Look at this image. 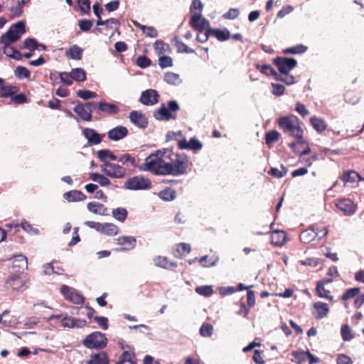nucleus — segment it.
Listing matches in <instances>:
<instances>
[{"label":"nucleus","instance_id":"nucleus-34","mask_svg":"<svg viewBox=\"0 0 364 364\" xmlns=\"http://www.w3.org/2000/svg\"><path fill=\"white\" fill-rule=\"evenodd\" d=\"M172 43L176 47L177 52L181 53H193L194 50L188 47L186 44L183 43L177 36H175L172 41Z\"/></svg>","mask_w":364,"mask_h":364},{"label":"nucleus","instance_id":"nucleus-3","mask_svg":"<svg viewBox=\"0 0 364 364\" xmlns=\"http://www.w3.org/2000/svg\"><path fill=\"white\" fill-rule=\"evenodd\" d=\"M19 87L14 85H6L5 80L0 77V98H10L9 104L23 105L28 102L27 96L18 93Z\"/></svg>","mask_w":364,"mask_h":364},{"label":"nucleus","instance_id":"nucleus-26","mask_svg":"<svg viewBox=\"0 0 364 364\" xmlns=\"http://www.w3.org/2000/svg\"><path fill=\"white\" fill-rule=\"evenodd\" d=\"M97 109L109 115L115 114L119 112V108L116 105L106 102H99Z\"/></svg>","mask_w":364,"mask_h":364},{"label":"nucleus","instance_id":"nucleus-61","mask_svg":"<svg viewBox=\"0 0 364 364\" xmlns=\"http://www.w3.org/2000/svg\"><path fill=\"white\" fill-rule=\"evenodd\" d=\"M151 60L145 55H140L136 59V65L141 68H147L151 65Z\"/></svg>","mask_w":364,"mask_h":364},{"label":"nucleus","instance_id":"nucleus-52","mask_svg":"<svg viewBox=\"0 0 364 364\" xmlns=\"http://www.w3.org/2000/svg\"><path fill=\"white\" fill-rule=\"evenodd\" d=\"M154 49L157 54L161 56L164 55L167 49H170L169 45L165 43L164 41L161 40H157L154 44Z\"/></svg>","mask_w":364,"mask_h":364},{"label":"nucleus","instance_id":"nucleus-7","mask_svg":"<svg viewBox=\"0 0 364 364\" xmlns=\"http://www.w3.org/2000/svg\"><path fill=\"white\" fill-rule=\"evenodd\" d=\"M27 283L28 279L27 275L23 272H18V274H12L6 280L7 287H10L14 290L23 291L27 288Z\"/></svg>","mask_w":364,"mask_h":364},{"label":"nucleus","instance_id":"nucleus-51","mask_svg":"<svg viewBox=\"0 0 364 364\" xmlns=\"http://www.w3.org/2000/svg\"><path fill=\"white\" fill-rule=\"evenodd\" d=\"M203 4L200 0H193L190 8L191 16L194 14H202Z\"/></svg>","mask_w":364,"mask_h":364},{"label":"nucleus","instance_id":"nucleus-49","mask_svg":"<svg viewBox=\"0 0 364 364\" xmlns=\"http://www.w3.org/2000/svg\"><path fill=\"white\" fill-rule=\"evenodd\" d=\"M341 333L343 341H348L354 338V334L348 324L341 326Z\"/></svg>","mask_w":364,"mask_h":364},{"label":"nucleus","instance_id":"nucleus-50","mask_svg":"<svg viewBox=\"0 0 364 364\" xmlns=\"http://www.w3.org/2000/svg\"><path fill=\"white\" fill-rule=\"evenodd\" d=\"M360 293L359 287H353L348 289L344 294L341 296V299L343 301H346L355 296H358Z\"/></svg>","mask_w":364,"mask_h":364},{"label":"nucleus","instance_id":"nucleus-27","mask_svg":"<svg viewBox=\"0 0 364 364\" xmlns=\"http://www.w3.org/2000/svg\"><path fill=\"white\" fill-rule=\"evenodd\" d=\"M271 242L275 246L283 245L287 240V233L284 231L276 230L271 233Z\"/></svg>","mask_w":364,"mask_h":364},{"label":"nucleus","instance_id":"nucleus-25","mask_svg":"<svg viewBox=\"0 0 364 364\" xmlns=\"http://www.w3.org/2000/svg\"><path fill=\"white\" fill-rule=\"evenodd\" d=\"M115 364H136V358L132 350H124Z\"/></svg>","mask_w":364,"mask_h":364},{"label":"nucleus","instance_id":"nucleus-45","mask_svg":"<svg viewBox=\"0 0 364 364\" xmlns=\"http://www.w3.org/2000/svg\"><path fill=\"white\" fill-rule=\"evenodd\" d=\"M195 291L199 295L208 297L213 294L214 291L211 285H203L196 287Z\"/></svg>","mask_w":364,"mask_h":364},{"label":"nucleus","instance_id":"nucleus-63","mask_svg":"<svg viewBox=\"0 0 364 364\" xmlns=\"http://www.w3.org/2000/svg\"><path fill=\"white\" fill-rule=\"evenodd\" d=\"M61 82L67 86H70L73 84V78L70 73L63 72L59 73Z\"/></svg>","mask_w":364,"mask_h":364},{"label":"nucleus","instance_id":"nucleus-1","mask_svg":"<svg viewBox=\"0 0 364 364\" xmlns=\"http://www.w3.org/2000/svg\"><path fill=\"white\" fill-rule=\"evenodd\" d=\"M188 163L186 154L176 153L172 149H163L148 156L144 163L140 164L139 170L156 175L179 176L186 173Z\"/></svg>","mask_w":364,"mask_h":364},{"label":"nucleus","instance_id":"nucleus-21","mask_svg":"<svg viewBox=\"0 0 364 364\" xmlns=\"http://www.w3.org/2000/svg\"><path fill=\"white\" fill-rule=\"evenodd\" d=\"M61 323L63 327L73 328H83L86 326L87 321L84 319L74 318L70 316H65L61 320Z\"/></svg>","mask_w":364,"mask_h":364},{"label":"nucleus","instance_id":"nucleus-53","mask_svg":"<svg viewBox=\"0 0 364 364\" xmlns=\"http://www.w3.org/2000/svg\"><path fill=\"white\" fill-rule=\"evenodd\" d=\"M14 74L18 79L29 78L31 75V73L27 68L20 65L16 68Z\"/></svg>","mask_w":364,"mask_h":364},{"label":"nucleus","instance_id":"nucleus-24","mask_svg":"<svg viewBox=\"0 0 364 364\" xmlns=\"http://www.w3.org/2000/svg\"><path fill=\"white\" fill-rule=\"evenodd\" d=\"M154 264L159 267L173 269L177 267V263L171 262L166 257L158 256L154 259Z\"/></svg>","mask_w":364,"mask_h":364},{"label":"nucleus","instance_id":"nucleus-18","mask_svg":"<svg viewBox=\"0 0 364 364\" xmlns=\"http://www.w3.org/2000/svg\"><path fill=\"white\" fill-rule=\"evenodd\" d=\"M131 122L139 128L144 129L148 125V119L145 114L139 111H132L129 117Z\"/></svg>","mask_w":364,"mask_h":364},{"label":"nucleus","instance_id":"nucleus-14","mask_svg":"<svg viewBox=\"0 0 364 364\" xmlns=\"http://www.w3.org/2000/svg\"><path fill=\"white\" fill-rule=\"evenodd\" d=\"M160 96L158 92L154 89H148L141 92L139 102L146 106H153L159 101Z\"/></svg>","mask_w":364,"mask_h":364},{"label":"nucleus","instance_id":"nucleus-42","mask_svg":"<svg viewBox=\"0 0 364 364\" xmlns=\"http://www.w3.org/2000/svg\"><path fill=\"white\" fill-rule=\"evenodd\" d=\"M257 70H259L262 74L267 76H277V73L269 65H259L256 63L255 65Z\"/></svg>","mask_w":364,"mask_h":364},{"label":"nucleus","instance_id":"nucleus-54","mask_svg":"<svg viewBox=\"0 0 364 364\" xmlns=\"http://www.w3.org/2000/svg\"><path fill=\"white\" fill-rule=\"evenodd\" d=\"M293 358L292 362L296 363L297 364H301L304 363L307 358V351H293L291 353Z\"/></svg>","mask_w":364,"mask_h":364},{"label":"nucleus","instance_id":"nucleus-17","mask_svg":"<svg viewBox=\"0 0 364 364\" xmlns=\"http://www.w3.org/2000/svg\"><path fill=\"white\" fill-rule=\"evenodd\" d=\"M83 136L87 139L89 145H97L101 143L104 134H98L94 129L85 128L82 131Z\"/></svg>","mask_w":364,"mask_h":364},{"label":"nucleus","instance_id":"nucleus-29","mask_svg":"<svg viewBox=\"0 0 364 364\" xmlns=\"http://www.w3.org/2000/svg\"><path fill=\"white\" fill-rule=\"evenodd\" d=\"M97 157L104 164L111 163V161H116L117 156L109 149H101L97 151Z\"/></svg>","mask_w":364,"mask_h":364},{"label":"nucleus","instance_id":"nucleus-55","mask_svg":"<svg viewBox=\"0 0 364 364\" xmlns=\"http://www.w3.org/2000/svg\"><path fill=\"white\" fill-rule=\"evenodd\" d=\"M127 210L123 208H118L112 210L113 217L120 222H124L127 218Z\"/></svg>","mask_w":364,"mask_h":364},{"label":"nucleus","instance_id":"nucleus-37","mask_svg":"<svg viewBox=\"0 0 364 364\" xmlns=\"http://www.w3.org/2000/svg\"><path fill=\"white\" fill-rule=\"evenodd\" d=\"M118 244L119 245L124 246V250H130L135 247L136 245V239L133 237L129 236H122L119 237L117 239Z\"/></svg>","mask_w":364,"mask_h":364},{"label":"nucleus","instance_id":"nucleus-43","mask_svg":"<svg viewBox=\"0 0 364 364\" xmlns=\"http://www.w3.org/2000/svg\"><path fill=\"white\" fill-rule=\"evenodd\" d=\"M73 80L84 82L86 80V73L82 68H74L70 72Z\"/></svg>","mask_w":364,"mask_h":364},{"label":"nucleus","instance_id":"nucleus-5","mask_svg":"<svg viewBox=\"0 0 364 364\" xmlns=\"http://www.w3.org/2000/svg\"><path fill=\"white\" fill-rule=\"evenodd\" d=\"M25 32V23L23 21H18L11 25L9 30L1 35L0 43L4 46H9L11 43L18 41Z\"/></svg>","mask_w":364,"mask_h":364},{"label":"nucleus","instance_id":"nucleus-4","mask_svg":"<svg viewBox=\"0 0 364 364\" xmlns=\"http://www.w3.org/2000/svg\"><path fill=\"white\" fill-rule=\"evenodd\" d=\"M179 109L178 103L176 100H171L167 102L166 105L163 103L159 109L154 110L153 117L159 121L175 120Z\"/></svg>","mask_w":364,"mask_h":364},{"label":"nucleus","instance_id":"nucleus-13","mask_svg":"<svg viewBox=\"0 0 364 364\" xmlns=\"http://www.w3.org/2000/svg\"><path fill=\"white\" fill-rule=\"evenodd\" d=\"M189 25L193 29L200 33L208 28H211L209 21L205 18H203L202 14H196L193 16H191L189 20Z\"/></svg>","mask_w":364,"mask_h":364},{"label":"nucleus","instance_id":"nucleus-6","mask_svg":"<svg viewBox=\"0 0 364 364\" xmlns=\"http://www.w3.org/2000/svg\"><path fill=\"white\" fill-rule=\"evenodd\" d=\"M82 344L90 349H103L107 345V338L104 333L95 331L87 336Z\"/></svg>","mask_w":364,"mask_h":364},{"label":"nucleus","instance_id":"nucleus-22","mask_svg":"<svg viewBox=\"0 0 364 364\" xmlns=\"http://www.w3.org/2000/svg\"><path fill=\"white\" fill-rule=\"evenodd\" d=\"M74 112L80 117L81 119L86 122H90L92 119V110L87 108V105L84 103H78L74 108Z\"/></svg>","mask_w":364,"mask_h":364},{"label":"nucleus","instance_id":"nucleus-31","mask_svg":"<svg viewBox=\"0 0 364 364\" xmlns=\"http://www.w3.org/2000/svg\"><path fill=\"white\" fill-rule=\"evenodd\" d=\"M109 357L107 353L102 351L91 355L88 364H109Z\"/></svg>","mask_w":364,"mask_h":364},{"label":"nucleus","instance_id":"nucleus-44","mask_svg":"<svg viewBox=\"0 0 364 364\" xmlns=\"http://www.w3.org/2000/svg\"><path fill=\"white\" fill-rule=\"evenodd\" d=\"M280 136V134L277 130H271L265 134V142L268 146H271L279 141Z\"/></svg>","mask_w":364,"mask_h":364},{"label":"nucleus","instance_id":"nucleus-32","mask_svg":"<svg viewBox=\"0 0 364 364\" xmlns=\"http://www.w3.org/2000/svg\"><path fill=\"white\" fill-rule=\"evenodd\" d=\"M309 122L313 128L318 133L323 132L327 128V124L320 117H311Z\"/></svg>","mask_w":364,"mask_h":364},{"label":"nucleus","instance_id":"nucleus-35","mask_svg":"<svg viewBox=\"0 0 364 364\" xmlns=\"http://www.w3.org/2000/svg\"><path fill=\"white\" fill-rule=\"evenodd\" d=\"M191 250V247L189 244L181 242L176 245L173 253L176 257L181 258L188 254Z\"/></svg>","mask_w":364,"mask_h":364},{"label":"nucleus","instance_id":"nucleus-47","mask_svg":"<svg viewBox=\"0 0 364 364\" xmlns=\"http://www.w3.org/2000/svg\"><path fill=\"white\" fill-rule=\"evenodd\" d=\"M164 80L165 82H166L168 84L171 85H178L181 82V79L179 77V75L178 74H176L174 73L168 72L164 74Z\"/></svg>","mask_w":364,"mask_h":364},{"label":"nucleus","instance_id":"nucleus-15","mask_svg":"<svg viewBox=\"0 0 364 364\" xmlns=\"http://www.w3.org/2000/svg\"><path fill=\"white\" fill-rule=\"evenodd\" d=\"M296 141L289 144L291 149L296 154L305 155L311 151L309 143L304 140V135H301V139L295 138Z\"/></svg>","mask_w":364,"mask_h":364},{"label":"nucleus","instance_id":"nucleus-57","mask_svg":"<svg viewBox=\"0 0 364 364\" xmlns=\"http://www.w3.org/2000/svg\"><path fill=\"white\" fill-rule=\"evenodd\" d=\"M275 80L283 82L287 85L294 83V77L292 75H289V73L281 75L277 73V76L275 77Z\"/></svg>","mask_w":364,"mask_h":364},{"label":"nucleus","instance_id":"nucleus-46","mask_svg":"<svg viewBox=\"0 0 364 364\" xmlns=\"http://www.w3.org/2000/svg\"><path fill=\"white\" fill-rule=\"evenodd\" d=\"M307 47L302 45H296L292 47L287 48L283 50L284 54H301L306 51Z\"/></svg>","mask_w":364,"mask_h":364},{"label":"nucleus","instance_id":"nucleus-20","mask_svg":"<svg viewBox=\"0 0 364 364\" xmlns=\"http://www.w3.org/2000/svg\"><path fill=\"white\" fill-rule=\"evenodd\" d=\"M116 161H117L121 166L125 167V171L127 172V170H130L133 168L138 167L139 168L140 165L137 164L136 159L130 154H123L119 157L117 156V159Z\"/></svg>","mask_w":364,"mask_h":364},{"label":"nucleus","instance_id":"nucleus-41","mask_svg":"<svg viewBox=\"0 0 364 364\" xmlns=\"http://www.w3.org/2000/svg\"><path fill=\"white\" fill-rule=\"evenodd\" d=\"M158 196L163 200L171 201L176 198V192L171 188H166L161 191Z\"/></svg>","mask_w":364,"mask_h":364},{"label":"nucleus","instance_id":"nucleus-10","mask_svg":"<svg viewBox=\"0 0 364 364\" xmlns=\"http://www.w3.org/2000/svg\"><path fill=\"white\" fill-rule=\"evenodd\" d=\"M102 171L107 176L114 178H122L127 174L125 167L121 166L118 161L117 164L111 162L109 164H103Z\"/></svg>","mask_w":364,"mask_h":364},{"label":"nucleus","instance_id":"nucleus-36","mask_svg":"<svg viewBox=\"0 0 364 364\" xmlns=\"http://www.w3.org/2000/svg\"><path fill=\"white\" fill-rule=\"evenodd\" d=\"M83 50L77 45H73L66 51L68 58L73 60H80L82 57Z\"/></svg>","mask_w":364,"mask_h":364},{"label":"nucleus","instance_id":"nucleus-39","mask_svg":"<svg viewBox=\"0 0 364 364\" xmlns=\"http://www.w3.org/2000/svg\"><path fill=\"white\" fill-rule=\"evenodd\" d=\"M360 178V175L353 170L344 172L341 176V179L345 184L355 183Z\"/></svg>","mask_w":364,"mask_h":364},{"label":"nucleus","instance_id":"nucleus-56","mask_svg":"<svg viewBox=\"0 0 364 364\" xmlns=\"http://www.w3.org/2000/svg\"><path fill=\"white\" fill-rule=\"evenodd\" d=\"M287 173V168L281 165V170L278 169L277 168H271L270 170L268 171V174L270 176L277 178H280L284 176Z\"/></svg>","mask_w":364,"mask_h":364},{"label":"nucleus","instance_id":"nucleus-28","mask_svg":"<svg viewBox=\"0 0 364 364\" xmlns=\"http://www.w3.org/2000/svg\"><path fill=\"white\" fill-rule=\"evenodd\" d=\"M314 308L316 311L315 314L317 319L326 317L329 312L328 304L321 301L314 303Z\"/></svg>","mask_w":364,"mask_h":364},{"label":"nucleus","instance_id":"nucleus-48","mask_svg":"<svg viewBox=\"0 0 364 364\" xmlns=\"http://www.w3.org/2000/svg\"><path fill=\"white\" fill-rule=\"evenodd\" d=\"M103 228L102 230V232L108 235H115L118 233L119 228L118 227L113 224V223H106L103 224Z\"/></svg>","mask_w":364,"mask_h":364},{"label":"nucleus","instance_id":"nucleus-8","mask_svg":"<svg viewBox=\"0 0 364 364\" xmlns=\"http://www.w3.org/2000/svg\"><path fill=\"white\" fill-rule=\"evenodd\" d=\"M272 63L277 67L281 74H287L297 66L295 59L285 57H277L273 59Z\"/></svg>","mask_w":364,"mask_h":364},{"label":"nucleus","instance_id":"nucleus-19","mask_svg":"<svg viewBox=\"0 0 364 364\" xmlns=\"http://www.w3.org/2000/svg\"><path fill=\"white\" fill-rule=\"evenodd\" d=\"M178 146L181 149H189L197 151L202 149L203 144L198 139L193 137L189 141H187L185 139L179 140L178 141Z\"/></svg>","mask_w":364,"mask_h":364},{"label":"nucleus","instance_id":"nucleus-33","mask_svg":"<svg viewBox=\"0 0 364 364\" xmlns=\"http://www.w3.org/2000/svg\"><path fill=\"white\" fill-rule=\"evenodd\" d=\"M208 33H210L211 36H215L220 41H225L230 37V31L226 28L221 30L210 28Z\"/></svg>","mask_w":364,"mask_h":364},{"label":"nucleus","instance_id":"nucleus-58","mask_svg":"<svg viewBox=\"0 0 364 364\" xmlns=\"http://www.w3.org/2000/svg\"><path fill=\"white\" fill-rule=\"evenodd\" d=\"M213 327L209 323H203L200 328V334L203 337H210L213 334Z\"/></svg>","mask_w":364,"mask_h":364},{"label":"nucleus","instance_id":"nucleus-9","mask_svg":"<svg viewBox=\"0 0 364 364\" xmlns=\"http://www.w3.org/2000/svg\"><path fill=\"white\" fill-rule=\"evenodd\" d=\"M124 186L129 190H144L150 188L151 183L148 178L141 176H134L127 179Z\"/></svg>","mask_w":364,"mask_h":364},{"label":"nucleus","instance_id":"nucleus-62","mask_svg":"<svg viewBox=\"0 0 364 364\" xmlns=\"http://www.w3.org/2000/svg\"><path fill=\"white\" fill-rule=\"evenodd\" d=\"M272 87V94L275 96H282L284 94L285 87L281 84L271 83Z\"/></svg>","mask_w":364,"mask_h":364},{"label":"nucleus","instance_id":"nucleus-16","mask_svg":"<svg viewBox=\"0 0 364 364\" xmlns=\"http://www.w3.org/2000/svg\"><path fill=\"white\" fill-rule=\"evenodd\" d=\"M336 206L345 215H351L355 213L357 205L350 198L338 199Z\"/></svg>","mask_w":364,"mask_h":364},{"label":"nucleus","instance_id":"nucleus-59","mask_svg":"<svg viewBox=\"0 0 364 364\" xmlns=\"http://www.w3.org/2000/svg\"><path fill=\"white\" fill-rule=\"evenodd\" d=\"M159 65L161 68L173 66V60L170 56L161 55L159 58Z\"/></svg>","mask_w":364,"mask_h":364},{"label":"nucleus","instance_id":"nucleus-11","mask_svg":"<svg viewBox=\"0 0 364 364\" xmlns=\"http://www.w3.org/2000/svg\"><path fill=\"white\" fill-rule=\"evenodd\" d=\"M321 232H323L322 234L316 232L315 226H311L301 232L299 235L300 240L303 243L308 244L314 241L316 237L318 240H321L327 235L328 230L326 228H323Z\"/></svg>","mask_w":364,"mask_h":364},{"label":"nucleus","instance_id":"nucleus-64","mask_svg":"<svg viewBox=\"0 0 364 364\" xmlns=\"http://www.w3.org/2000/svg\"><path fill=\"white\" fill-rule=\"evenodd\" d=\"M93 25L92 21L82 19L78 21V26L81 31L86 32L90 30Z\"/></svg>","mask_w":364,"mask_h":364},{"label":"nucleus","instance_id":"nucleus-2","mask_svg":"<svg viewBox=\"0 0 364 364\" xmlns=\"http://www.w3.org/2000/svg\"><path fill=\"white\" fill-rule=\"evenodd\" d=\"M277 124L279 128L289 136L301 139V135H304V123L294 114L279 117L277 119Z\"/></svg>","mask_w":364,"mask_h":364},{"label":"nucleus","instance_id":"nucleus-40","mask_svg":"<svg viewBox=\"0 0 364 364\" xmlns=\"http://www.w3.org/2000/svg\"><path fill=\"white\" fill-rule=\"evenodd\" d=\"M325 286L322 285V284L316 283V287L315 289L316 294L321 298H326L331 302H333V296L330 295V291L327 290L324 287Z\"/></svg>","mask_w":364,"mask_h":364},{"label":"nucleus","instance_id":"nucleus-23","mask_svg":"<svg viewBox=\"0 0 364 364\" xmlns=\"http://www.w3.org/2000/svg\"><path fill=\"white\" fill-rule=\"evenodd\" d=\"M128 133V129L125 127L117 126L110 129L107 133V136L110 140L118 141L127 136Z\"/></svg>","mask_w":364,"mask_h":364},{"label":"nucleus","instance_id":"nucleus-38","mask_svg":"<svg viewBox=\"0 0 364 364\" xmlns=\"http://www.w3.org/2000/svg\"><path fill=\"white\" fill-rule=\"evenodd\" d=\"M87 208L89 211L101 215H105L107 210V208L104 206V205L96 202L88 203Z\"/></svg>","mask_w":364,"mask_h":364},{"label":"nucleus","instance_id":"nucleus-30","mask_svg":"<svg viewBox=\"0 0 364 364\" xmlns=\"http://www.w3.org/2000/svg\"><path fill=\"white\" fill-rule=\"evenodd\" d=\"M64 198L69 202L84 200L86 196L80 191L73 190L64 193Z\"/></svg>","mask_w":364,"mask_h":364},{"label":"nucleus","instance_id":"nucleus-12","mask_svg":"<svg viewBox=\"0 0 364 364\" xmlns=\"http://www.w3.org/2000/svg\"><path fill=\"white\" fill-rule=\"evenodd\" d=\"M60 292L67 301L75 304H83L85 302V297L82 294L67 285L61 287Z\"/></svg>","mask_w":364,"mask_h":364},{"label":"nucleus","instance_id":"nucleus-60","mask_svg":"<svg viewBox=\"0 0 364 364\" xmlns=\"http://www.w3.org/2000/svg\"><path fill=\"white\" fill-rule=\"evenodd\" d=\"M77 95L83 99L88 100L96 97V93L87 90H79L77 92Z\"/></svg>","mask_w":364,"mask_h":364}]
</instances>
